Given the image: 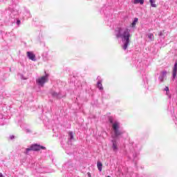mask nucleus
Here are the masks:
<instances>
[{
  "instance_id": "1",
  "label": "nucleus",
  "mask_w": 177,
  "mask_h": 177,
  "mask_svg": "<svg viewBox=\"0 0 177 177\" xmlns=\"http://www.w3.org/2000/svg\"><path fill=\"white\" fill-rule=\"evenodd\" d=\"M129 32H131L129 29H125L122 34V38L125 41L124 45L122 46V49H124V50H127L128 45H129V38L131 37V34Z\"/></svg>"
},
{
  "instance_id": "2",
  "label": "nucleus",
  "mask_w": 177,
  "mask_h": 177,
  "mask_svg": "<svg viewBox=\"0 0 177 177\" xmlns=\"http://www.w3.org/2000/svg\"><path fill=\"white\" fill-rule=\"evenodd\" d=\"M48 75H46L45 76H41L36 80V82L37 84L40 85V86H44V84H46L49 81Z\"/></svg>"
},
{
  "instance_id": "3",
  "label": "nucleus",
  "mask_w": 177,
  "mask_h": 177,
  "mask_svg": "<svg viewBox=\"0 0 177 177\" xmlns=\"http://www.w3.org/2000/svg\"><path fill=\"white\" fill-rule=\"evenodd\" d=\"M46 149L45 147H42L41 145H38L37 144L32 145L30 146V148L26 149V153H28V151H39V150H45Z\"/></svg>"
},
{
  "instance_id": "4",
  "label": "nucleus",
  "mask_w": 177,
  "mask_h": 177,
  "mask_svg": "<svg viewBox=\"0 0 177 177\" xmlns=\"http://www.w3.org/2000/svg\"><path fill=\"white\" fill-rule=\"evenodd\" d=\"M176 74H177V59L176 60L175 64L173 68L172 71V77H173V81L176 78Z\"/></svg>"
},
{
  "instance_id": "5",
  "label": "nucleus",
  "mask_w": 177,
  "mask_h": 177,
  "mask_svg": "<svg viewBox=\"0 0 177 177\" xmlns=\"http://www.w3.org/2000/svg\"><path fill=\"white\" fill-rule=\"evenodd\" d=\"M27 56L28 59H30V60H32V62H35V54H34L32 52L28 51Z\"/></svg>"
},
{
  "instance_id": "6",
  "label": "nucleus",
  "mask_w": 177,
  "mask_h": 177,
  "mask_svg": "<svg viewBox=\"0 0 177 177\" xmlns=\"http://www.w3.org/2000/svg\"><path fill=\"white\" fill-rule=\"evenodd\" d=\"M112 128H113V131L118 130V128H120V123L115 122V123L113 124Z\"/></svg>"
},
{
  "instance_id": "7",
  "label": "nucleus",
  "mask_w": 177,
  "mask_h": 177,
  "mask_svg": "<svg viewBox=\"0 0 177 177\" xmlns=\"http://www.w3.org/2000/svg\"><path fill=\"white\" fill-rule=\"evenodd\" d=\"M112 143H113V151H117V150H118V147L117 146V142L112 140Z\"/></svg>"
},
{
  "instance_id": "8",
  "label": "nucleus",
  "mask_w": 177,
  "mask_h": 177,
  "mask_svg": "<svg viewBox=\"0 0 177 177\" xmlns=\"http://www.w3.org/2000/svg\"><path fill=\"white\" fill-rule=\"evenodd\" d=\"M167 77V71H163L161 73L160 81L161 82H164V78Z\"/></svg>"
},
{
  "instance_id": "9",
  "label": "nucleus",
  "mask_w": 177,
  "mask_h": 177,
  "mask_svg": "<svg viewBox=\"0 0 177 177\" xmlns=\"http://www.w3.org/2000/svg\"><path fill=\"white\" fill-rule=\"evenodd\" d=\"M133 3L135 5H136L138 3H140V5H143V3H145V0H134Z\"/></svg>"
},
{
  "instance_id": "10",
  "label": "nucleus",
  "mask_w": 177,
  "mask_h": 177,
  "mask_svg": "<svg viewBox=\"0 0 177 177\" xmlns=\"http://www.w3.org/2000/svg\"><path fill=\"white\" fill-rule=\"evenodd\" d=\"M97 88H99L100 91H103V84H102V81H99L97 84Z\"/></svg>"
},
{
  "instance_id": "11",
  "label": "nucleus",
  "mask_w": 177,
  "mask_h": 177,
  "mask_svg": "<svg viewBox=\"0 0 177 177\" xmlns=\"http://www.w3.org/2000/svg\"><path fill=\"white\" fill-rule=\"evenodd\" d=\"M97 167L98 170H99L100 172H102V167H103V165L102 164V162H97Z\"/></svg>"
},
{
  "instance_id": "12",
  "label": "nucleus",
  "mask_w": 177,
  "mask_h": 177,
  "mask_svg": "<svg viewBox=\"0 0 177 177\" xmlns=\"http://www.w3.org/2000/svg\"><path fill=\"white\" fill-rule=\"evenodd\" d=\"M149 2L152 8H156L157 6V4H156V0H149Z\"/></svg>"
},
{
  "instance_id": "13",
  "label": "nucleus",
  "mask_w": 177,
  "mask_h": 177,
  "mask_svg": "<svg viewBox=\"0 0 177 177\" xmlns=\"http://www.w3.org/2000/svg\"><path fill=\"white\" fill-rule=\"evenodd\" d=\"M114 133L115 136H120V135H122V132L120 131V130H114Z\"/></svg>"
},
{
  "instance_id": "14",
  "label": "nucleus",
  "mask_w": 177,
  "mask_h": 177,
  "mask_svg": "<svg viewBox=\"0 0 177 177\" xmlns=\"http://www.w3.org/2000/svg\"><path fill=\"white\" fill-rule=\"evenodd\" d=\"M148 38L150 41H154V35H153V33L148 34Z\"/></svg>"
},
{
  "instance_id": "15",
  "label": "nucleus",
  "mask_w": 177,
  "mask_h": 177,
  "mask_svg": "<svg viewBox=\"0 0 177 177\" xmlns=\"http://www.w3.org/2000/svg\"><path fill=\"white\" fill-rule=\"evenodd\" d=\"M138 18H135L133 21L132 22L131 24V27H135V26H136V23H138Z\"/></svg>"
},
{
  "instance_id": "16",
  "label": "nucleus",
  "mask_w": 177,
  "mask_h": 177,
  "mask_svg": "<svg viewBox=\"0 0 177 177\" xmlns=\"http://www.w3.org/2000/svg\"><path fill=\"white\" fill-rule=\"evenodd\" d=\"M68 135H69V136H70L71 140H73V139H74V136H73V132H72V131H70V132L68 133Z\"/></svg>"
},
{
  "instance_id": "17",
  "label": "nucleus",
  "mask_w": 177,
  "mask_h": 177,
  "mask_svg": "<svg viewBox=\"0 0 177 177\" xmlns=\"http://www.w3.org/2000/svg\"><path fill=\"white\" fill-rule=\"evenodd\" d=\"M13 139H15V136H10L9 140H13Z\"/></svg>"
},
{
  "instance_id": "18",
  "label": "nucleus",
  "mask_w": 177,
  "mask_h": 177,
  "mask_svg": "<svg viewBox=\"0 0 177 177\" xmlns=\"http://www.w3.org/2000/svg\"><path fill=\"white\" fill-rule=\"evenodd\" d=\"M165 91L166 92H168V91H169V88L168 86H166V87L165 88Z\"/></svg>"
},
{
  "instance_id": "19",
  "label": "nucleus",
  "mask_w": 177,
  "mask_h": 177,
  "mask_svg": "<svg viewBox=\"0 0 177 177\" xmlns=\"http://www.w3.org/2000/svg\"><path fill=\"white\" fill-rule=\"evenodd\" d=\"M20 23H21V21H20L19 19L17 20V26H20Z\"/></svg>"
},
{
  "instance_id": "20",
  "label": "nucleus",
  "mask_w": 177,
  "mask_h": 177,
  "mask_svg": "<svg viewBox=\"0 0 177 177\" xmlns=\"http://www.w3.org/2000/svg\"><path fill=\"white\" fill-rule=\"evenodd\" d=\"M53 96H57V93H53Z\"/></svg>"
},
{
  "instance_id": "21",
  "label": "nucleus",
  "mask_w": 177,
  "mask_h": 177,
  "mask_svg": "<svg viewBox=\"0 0 177 177\" xmlns=\"http://www.w3.org/2000/svg\"><path fill=\"white\" fill-rule=\"evenodd\" d=\"M116 37L117 38H120V37H121V35H117Z\"/></svg>"
},
{
  "instance_id": "22",
  "label": "nucleus",
  "mask_w": 177,
  "mask_h": 177,
  "mask_svg": "<svg viewBox=\"0 0 177 177\" xmlns=\"http://www.w3.org/2000/svg\"><path fill=\"white\" fill-rule=\"evenodd\" d=\"M0 177H3V174H2V173H0Z\"/></svg>"
},
{
  "instance_id": "23",
  "label": "nucleus",
  "mask_w": 177,
  "mask_h": 177,
  "mask_svg": "<svg viewBox=\"0 0 177 177\" xmlns=\"http://www.w3.org/2000/svg\"><path fill=\"white\" fill-rule=\"evenodd\" d=\"M88 177H91V173H88Z\"/></svg>"
},
{
  "instance_id": "24",
  "label": "nucleus",
  "mask_w": 177,
  "mask_h": 177,
  "mask_svg": "<svg viewBox=\"0 0 177 177\" xmlns=\"http://www.w3.org/2000/svg\"><path fill=\"white\" fill-rule=\"evenodd\" d=\"M21 80H23V75H21Z\"/></svg>"
}]
</instances>
